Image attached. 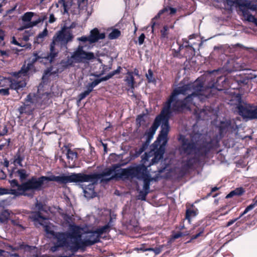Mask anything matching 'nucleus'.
Here are the masks:
<instances>
[{
	"instance_id": "6ab92c4d",
	"label": "nucleus",
	"mask_w": 257,
	"mask_h": 257,
	"mask_svg": "<svg viewBox=\"0 0 257 257\" xmlns=\"http://www.w3.org/2000/svg\"><path fill=\"white\" fill-rule=\"evenodd\" d=\"M35 209L37 210V211L32 212L30 216L31 218L33 221L38 222L40 225H44L43 222L47 219L42 214V212L46 211L44 205L42 202L37 201L35 204Z\"/></svg>"
},
{
	"instance_id": "4d7b16f0",
	"label": "nucleus",
	"mask_w": 257,
	"mask_h": 257,
	"mask_svg": "<svg viewBox=\"0 0 257 257\" xmlns=\"http://www.w3.org/2000/svg\"><path fill=\"white\" fill-rule=\"evenodd\" d=\"M163 245H160L159 247H155V248H151L150 247V251H154L156 254H158L161 253V252L162 251Z\"/></svg>"
},
{
	"instance_id": "69168bd1",
	"label": "nucleus",
	"mask_w": 257,
	"mask_h": 257,
	"mask_svg": "<svg viewBox=\"0 0 257 257\" xmlns=\"http://www.w3.org/2000/svg\"><path fill=\"white\" fill-rule=\"evenodd\" d=\"M186 234H184V233L182 232H178L174 234V238L177 239L182 236H186Z\"/></svg>"
},
{
	"instance_id": "39448f33",
	"label": "nucleus",
	"mask_w": 257,
	"mask_h": 257,
	"mask_svg": "<svg viewBox=\"0 0 257 257\" xmlns=\"http://www.w3.org/2000/svg\"><path fill=\"white\" fill-rule=\"evenodd\" d=\"M120 167L119 164H114L111 168H106L101 173H91L86 174L84 173H72L70 175L71 183L77 182H92L97 183L98 180L101 179V182H108V181H102L105 176H110L116 169Z\"/></svg>"
},
{
	"instance_id": "4c0bfd02",
	"label": "nucleus",
	"mask_w": 257,
	"mask_h": 257,
	"mask_svg": "<svg viewBox=\"0 0 257 257\" xmlns=\"http://www.w3.org/2000/svg\"><path fill=\"white\" fill-rule=\"evenodd\" d=\"M10 213L8 210L3 211L0 214V222L4 223L8 220Z\"/></svg>"
},
{
	"instance_id": "1a4fd4ad",
	"label": "nucleus",
	"mask_w": 257,
	"mask_h": 257,
	"mask_svg": "<svg viewBox=\"0 0 257 257\" xmlns=\"http://www.w3.org/2000/svg\"><path fill=\"white\" fill-rule=\"evenodd\" d=\"M237 98L239 102L237 106L239 114L243 118L248 119L257 118V106L247 103L242 104L241 97L239 94Z\"/></svg>"
},
{
	"instance_id": "8fccbe9b",
	"label": "nucleus",
	"mask_w": 257,
	"mask_h": 257,
	"mask_svg": "<svg viewBox=\"0 0 257 257\" xmlns=\"http://www.w3.org/2000/svg\"><path fill=\"white\" fill-rule=\"evenodd\" d=\"M35 247L30 246L27 244H25L24 243H22L20 245V248L24 249L25 251H30L31 250L34 249Z\"/></svg>"
},
{
	"instance_id": "b1692460",
	"label": "nucleus",
	"mask_w": 257,
	"mask_h": 257,
	"mask_svg": "<svg viewBox=\"0 0 257 257\" xmlns=\"http://www.w3.org/2000/svg\"><path fill=\"white\" fill-rule=\"evenodd\" d=\"M159 126V117H156L151 127L145 133L148 141H150L153 139L156 130Z\"/></svg>"
},
{
	"instance_id": "3c124183",
	"label": "nucleus",
	"mask_w": 257,
	"mask_h": 257,
	"mask_svg": "<svg viewBox=\"0 0 257 257\" xmlns=\"http://www.w3.org/2000/svg\"><path fill=\"white\" fill-rule=\"evenodd\" d=\"M9 51H4L0 50V59L3 60L4 59L9 57Z\"/></svg>"
},
{
	"instance_id": "58836bf2",
	"label": "nucleus",
	"mask_w": 257,
	"mask_h": 257,
	"mask_svg": "<svg viewBox=\"0 0 257 257\" xmlns=\"http://www.w3.org/2000/svg\"><path fill=\"white\" fill-rule=\"evenodd\" d=\"M255 206H257V200H254L253 199V203H252L251 204H250L249 205L247 206L245 208L244 211L240 214L239 217H241L242 216H243L244 214L247 213L248 211L253 209Z\"/></svg>"
},
{
	"instance_id": "0eeeda50",
	"label": "nucleus",
	"mask_w": 257,
	"mask_h": 257,
	"mask_svg": "<svg viewBox=\"0 0 257 257\" xmlns=\"http://www.w3.org/2000/svg\"><path fill=\"white\" fill-rule=\"evenodd\" d=\"M171 115V110L166 107H163L160 114L156 116L159 117L160 125L161 123V130L156 142H162L163 145H165L168 141V134L170 130L169 120Z\"/></svg>"
},
{
	"instance_id": "bb28decb",
	"label": "nucleus",
	"mask_w": 257,
	"mask_h": 257,
	"mask_svg": "<svg viewBox=\"0 0 257 257\" xmlns=\"http://www.w3.org/2000/svg\"><path fill=\"white\" fill-rule=\"evenodd\" d=\"M91 183V184H89L84 189V196L87 198H92L96 196L94 186L95 183Z\"/></svg>"
},
{
	"instance_id": "dca6fc26",
	"label": "nucleus",
	"mask_w": 257,
	"mask_h": 257,
	"mask_svg": "<svg viewBox=\"0 0 257 257\" xmlns=\"http://www.w3.org/2000/svg\"><path fill=\"white\" fill-rule=\"evenodd\" d=\"M192 95H187L183 99H177L176 98L171 104V113L172 112H181L185 109L190 108L192 103Z\"/></svg>"
},
{
	"instance_id": "79ce46f5",
	"label": "nucleus",
	"mask_w": 257,
	"mask_h": 257,
	"mask_svg": "<svg viewBox=\"0 0 257 257\" xmlns=\"http://www.w3.org/2000/svg\"><path fill=\"white\" fill-rule=\"evenodd\" d=\"M146 77L149 83H156V80L154 76L153 72L152 69L148 70V73L146 74Z\"/></svg>"
},
{
	"instance_id": "6e6d98bb",
	"label": "nucleus",
	"mask_w": 257,
	"mask_h": 257,
	"mask_svg": "<svg viewBox=\"0 0 257 257\" xmlns=\"http://www.w3.org/2000/svg\"><path fill=\"white\" fill-rule=\"evenodd\" d=\"M171 51L172 52V55L174 57H181L180 51L178 49L177 50L175 49H171Z\"/></svg>"
},
{
	"instance_id": "5fc2aeb1",
	"label": "nucleus",
	"mask_w": 257,
	"mask_h": 257,
	"mask_svg": "<svg viewBox=\"0 0 257 257\" xmlns=\"http://www.w3.org/2000/svg\"><path fill=\"white\" fill-rule=\"evenodd\" d=\"M150 247H146V244H142L140 245V247H136V250L138 251H150Z\"/></svg>"
},
{
	"instance_id": "f257e3e1",
	"label": "nucleus",
	"mask_w": 257,
	"mask_h": 257,
	"mask_svg": "<svg viewBox=\"0 0 257 257\" xmlns=\"http://www.w3.org/2000/svg\"><path fill=\"white\" fill-rule=\"evenodd\" d=\"M73 36L69 29L66 27H63L60 31H58L53 37L52 41L50 45V52L47 55L43 57L39 55V52L35 51L33 53L32 57L30 58V62L27 65H24L21 72L28 73L29 71L35 68L34 64L40 59H45L50 63H52L58 56L59 50L57 48H67L68 42L72 41Z\"/></svg>"
},
{
	"instance_id": "c756f323",
	"label": "nucleus",
	"mask_w": 257,
	"mask_h": 257,
	"mask_svg": "<svg viewBox=\"0 0 257 257\" xmlns=\"http://www.w3.org/2000/svg\"><path fill=\"white\" fill-rule=\"evenodd\" d=\"M110 225L107 224L103 226H101L95 230L93 231L92 233L93 234H96V236L98 237V238L100 239L101 235L104 233H106L109 231Z\"/></svg>"
},
{
	"instance_id": "cd10ccee",
	"label": "nucleus",
	"mask_w": 257,
	"mask_h": 257,
	"mask_svg": "<svg viewBox=\"0 0 257 257\" xmlns=\"http://www.w3.org/2000/svg\"><path fill=\"white\" fill-rule=\"evenodd\" d=\"M12 252L17 250L18 247H14L12 246H10ZM0 257H21L18 253L10 252L5 251V250L0 249Z\"/></svg>"
},
{
	"instance_id": "e2e57ef3",
	"label": "nucleus",
	"mask_w": 257,
	"mask_h": 257,
	"mask_svg": "<svg viewBox=\"0 0 257 257\" xmlns=\"http://www.w3.org/2000/svg\"><path fill=\"white\" fill-rule=\"evenodd\" d=\"M11 194L9 189L0 187V196Z\"/></svg>"
},
{
	"instance_id": "4468645a",
	"label": "nucleus",
	"mask_w": 257,
	"mask_h": 257,
	"mask_svg": "<svg viewBox=\"0 0 257 257\" xmlns=\"http://www.w3.org/2000/svg\"><path fill=\"white\" fill-rule=\"evenodd\" d=\"M69 234H70V231L56 233L55 238L57 239V243L56 245L51 248V250L52 252H55L58 250L59 247H69L70 250L71 239Z\"/></svg>"
},
{
	"instance_id": "423d86ee",
	"label": "nucleus",
	"mask_w": 257,
	"mask_h": 257,
	"mask_svg": "<svg viewBox=\"0 0 257 257\" xmlns=\"http://www.w3.org/2000/svg\"><path fill=\"white\" fill-rule=\"evenodd\" d=\"M148 170L147 167L144 164L137 165L135 167H130L126 169H122L120 173H115L109 179H103L102 181H110L114 178H125L130 177H136L141 180L148 176Z\"/></svg>"
},
{
	"instance_id": "473e14b6",
	"label": "nucleus",
	"mask_w": 257,
	"mask_h": 257,
	"mask_svg": "<svg viewBox=\"0 0 257 257\" xmlns=\"http://www.w3.org/2000/svg\"><path fill=\"white\" fill-rule=\"evenodd\" d=\"M205 227L204 225H202L198 227L196 229V233L192 235L190 239L187 241V242H191L194 239H197L199 237L202 236L204 232Z\"/></svg>"
},
{
	"instance_id": "2eb2a0df",
	"label": "nucleus",
	"mask_w": 257,
	"mask_h": 257,
	"mask_svg": "<svg viewBox=\"0 0 257 257\" xmlns=\"http://www.w3.org/2000/svg\"><path fill=\"white\" fill-rule=\"evenodd\" d=\"M220 138H222L227 132L233 133L238 130V126L233 119H228L221 121L217 126Z\"/></svg>"
},
{
	"instance_id": "393cba45",
	"label": "nucleus",
	"mask_w": 257,
	"mask_h": 257,
	"mask_svg": "<svg viewBox=\"0 0 257 257\" xmlns=\"http://www.w3.org/2000/svg\"><path fill=\"white\" fill-rule=\"evenodd\" d=\"M165 153V149L162 146L156 150L154 153V157L152 159L150 165H153L157 163L161 159L163 158V155Z\"/></svg>"
},
{
	"instance_id": "052dcab7",
	"label": "nucleus",
	"mask_w": 257,
	"mask_h": 257,
	"mask_svg": "<svg viewBox=\"0 0 257 257\" xmlns=\"http://www.w3.org/2000/svg\"><path fill=\"white\" fill-rule=\"evenodd\" d=\"M89 94V93L87 90H85L84 92L81 93L78 95L79 100L81 101V100L84 99Z\"/></svg>"
},
{
	"instance_id": "680f3d73",
	"label": "nucleus",
	"mask_w": 257,
	"mask_h": 257,
	"mask_svg": "<svg viewBox=\"0 0 257 257\" xmlns=\"http://www.w3.org/2000/svg\"><path fill=\"white\" fill-rule=\"evenodd\" d=\"M62 216L63 217L64 220L68 223L72 221L71 216L67 213H63L62 214Z\"/></svg>"
},
{
	"instance_id": "ea45409f",
	"label": "nucleus",
	"mask_w": 257,
	"mask_h": 257,
	"mask_svg": "<svg viewBox=\"0 0 257 257\" xmlns=\"http://www.w3.org/2000/svg\"><path fill=\"white\" fill-rule=\"evenodd\" d=\"M169 28L167 25H165L160 30L161 38L162 39H168L169 35Z\"/></svg>"
},
{
	"instance_id": "2f4dec72",
	"label": "nucleus",
	"mask_w": 257,
	"mask_h": 257,
	"mask_svg": "<svg viewBox=\"0 0 257 257\" xmlns=\"http://www.w3.org/2000/svg\"><path fill=\"white\" fill-rule=\"evenodd\" d=\"M24 156L20 154V150H19L15 155L12 163L15 166L19 165L22 167L23 166L22 162L24 161Z\"/></svg>"
},
{
	"instance_id": "864d4df0",
	"label": "nucleus",
	"mask_w": 257,
	"mask_h": 257,
	"mask_svg": "<svg viewBox=\"0 0 257 257\" xmlns=\"http://www.w3.org/2000/svg\"><path fill=\"white\" fill-rule=\"evenodd\" d=\"M10 89L9 87L0 89V94L2 96H9L10 94Z\"/></svg>"
},
{
	"instance_id": "774afa93",
	"label": "nucleus",
	"mask_w": 257,
	"mask_h": 257,
	"mask_svg": "<svg viewBox=\"0 0 257 257\" xmlns=\"http://www.w3.org/2000/svg\"><path fill=\"white\" fill-rule=\"evenodd\" d=\"M8 133V130L6 126H5L2 132L0 133L1 136L6 135Z\"/></svg>"
},
{
	"instance_id": "a211bd4d",
	"label": "nucleus",
	"mask_w": 257,
	"mask_h": 257,
	"mask_svg": "<svg viewBox=\"0 0 257 257\" xmlns=\"http://www.w3.org/2000/svg\"><path fill=\"white\" fill-rule=\"evenodd\" d=\"M190 90V85L189 84L179 86L173 90L170 96L168 98L167 101L164 104V107L171 109V104L175 100L176 98L179 94L186 95L187 91Z\"/></svg>"
},
{
	"instance_id": "7ed1b4c3",
	"label": "nucleus",
	"mask_w": 257,
	"mask_h": 257,
	"mask_svg": "<svg viewBox=\"0 0 257 257\" xmlns=\"http://www.w3.org/2000/svg\"><path fill=\"white\" fill-rule=\"evenodd\" d=\"M46 181H55L60 184H66L71 183L70 175L66 176L64 174H62L60 176H41L39 177L33 176L22 183L21 186L24 189V193L27 194L24 195V196L32 198L34 196L35 191H38L43 189L44 183Z\"/></svg>"
},
{
	"instance_id": "f704fd0d",
	"label": "nucleus",
	"mask_w": 257,
	"mask_h": 257,
	"mask_svg": "<svg viewBox=\"0 0 257 257\" xmlns=\"http://www.w3.org/2000/svg\"><path fill=\"white\" fill-rule=\"evenodd\" d=\"M245 192L244 189L242 187L237 188L234 190L231 191L227 195L226 198H231L234 195L241 196Z\"/></svg>"
},
{
	"instance_id": "c03bdc74",
	"label": "nucleus",
	"mask_w": 257,
	"mask_h": 257,
	"mask_svg": "<svg viewBox=\"0 0 257 257\" xmlns=\"http://www.w3.org/2000/svg\"><path fill=\"white\" fill-rule=\"evenodd\" d=\"M136 122L138 127H140L141 126L145 124L146 120L144 118V115L140 114L138 115L136 118Z\"/></svg>"
},
{
	"instance_id": "37998d69",
	"label": "nucleus",
	"mask_w": 257,
	"mask_h": 257,
	"mask_svg": "<svg viewBox=\"0 0 257 257\" xmlns=\"http://www.w3.org/2000/svg\"><path fill=\"white\" fill-rule=\"evenodd\" d=\"M226 4L227 6L231 7L233 6L234 5L238 6L239 9H240V4L241 3L242 0H225Z\"/></svg>"
},
{
	"instance_id": "f3484780",
	"label": "nucleus",
	"mask_w": 257,
	"mask_h": 257,
	"mask_svg": "<svg viewBox=\"0 0 257 257\" xmlns=\"http://www.w3.org/2000/svg\"><path fill=\"white\" fill-rule=\"evenodd\" d=\"M105 37L104 33H100L99 30L95 28L90 31L89 36H83L78 38L77 40L83 43L88 42L90 44H91L98 42L99 40L104 39Z\"/></svg>"
},
{
	"instance_id": "c9c22d12",
	"label": "nucleus",
	"mask_w": 257,
	"mask_h": 257,
	"mask_svg": "<svg viewBox=\"0 0 257 257\" xmlns=\"http://www.w3.org/2000/svg\"><path fill=\"white\" fill-rule=\"evenodd\" d=\"M169 11V14L171 15L175 14L177 12V9L174 8H171L170 7H166L160 10L159 12L158 13L157 15L156 16V18H159L161 15L164 14L165 12H167Z\"/></svg>"
},
{
	"instance_id": "72a5a7b5",
	"label": "nucleus",
	"mask_w": 257,
	"mask_h": 257,
	"mask_svg": "<svg viewBox=\"0 0 257 257\" xmlns=\"http://www.w3.org/2000/svg\"><path fill=\"white\" fill-rule=\"evenodd\" d=\"M60 63L62 66L66 69L70 67L74 66V64L76 63L73 58H72L71 55L70 57H67L66 60H62Z\"/></svg>"
},
{
	"instance_id": "e433bc0d",
	"label": "nucleus",
	"mask_w": 257,
	"mask_h": 257,
	"mask_svg": "<svg viewBox=\"0 0 257 257\" xmlns=\"http://www.w3.org/2000/svg\"><path fill=\"white\" fill-rule=\"evenodd\" d=\"M10 77H6L0 75V87L9 88L10 85Z\"/></svg>"
},
{
	"instance_id": "aec40b11",
	"label": "nucleus",
	"mask_w": 257,
	"mask_h": 257,
	"mask_svg": "<svg viewBox=\"0 0 257 257\" xmlns=\"http://www.w3.org/2000/svg\"><path fill=\"white\" fill-rule=\"evenodd\" d=\"M34 15V13L31 12H26L23 15L22 17V21L23 22H28V23L26 24L21 30L35 26L40 23L43 22L46 19V16H44L43 17L39 18L35 21H31L32 18Z\"/></svg>"
},
{
	"instance_id": "603ef678",
	"label": "nucleus",
	"mask_w": 257,
	"mask_h": 257,
	"mask_svg": "<svg viewBox=\"0 0 257 257\" xmlns=\"http://www.w3.org/2000/svg\"><path fill=\"white\" fill-rule=\"evenodd\" d=\"M44 230L47 233L52 235L55 238V234L57 232H55L53 230H52L49 225H45Z\"/></svg>"
},
{
	"instance_id": "13d9d810",
	"label": "nucleus",
	"mask_w": 257,
	"mask_h": 257,
	"mask_svg": "<svg viewBox=\"0 0 257 257\" xmlns=\"http://www.w3.org/2000/svg\"><path fill=\"white\" fill-rule=\"evenodd\" d=\"M48 30L46 28L43 32H41L38 34L37 38V39H43L45 37H46L48 35Z\"/></svg>"
},
{
	"instance_id": "bf43d9fd",
	"label": "nucleus",
	"mask_w": 257,
	"mask_h": 257,
	"mask_svg": "<svg viewBox=\"0 0 257 257\" xmlns=\"http://www.w3.org/2000/svg\"><path fill=\"white\" fill-rule=\"evenodd\" d=\"M89 94V93L87 90H85L84 92L81 93L78 95L79 100L81 101V100L84 99Z\"/></svg>"
},
{
	"instance_id": "a19ab883",
	"label": "nucleus",
	"mask_w": 257,
	"mask_h": 257,
	"mask_svg": "<svg viewBox=\"0 0 257 257\" xmlns=\"http://www.w3.org/2000/svg\"><path fill=\"white\" fill-rule=\"evenodd\" d=\"M121 35L120 31L116 29H113L108 35V38L111 39H115L118 38Z\"/></svg>"
},
{
	"instance_id": "7c9ffc66",
	"label": "nucleus",
	"mask_w": 257,
	"mask_h": 257,
	"mask_svg": "<svg viewBox=\"0 0 257 257\" xmlns=\"http://www.w3.org/2000/svg\"><path fill=\"white\" fill-rule=\"evenodd\" d=\"M198 161V159L196 156L189 158L185 161V164L182 165L189 171L192 169L195 164Z\"/></svg>"
},
{
	"instance_id": "6e6552de",
	"label": "nucleus",
	"mask_w": 257,
	"mask_h": 257,
	"mask_svg": "<svg viewBox=\"0 0 257 257\" xmlns=\"http://www.w3.org/2000/svg\"><path fill=\"white\" fill-rule=\"evenodd\" d=\"M190 90L193 92L188 95H192V99L193 97H197L201 102L205 101L206 99L213 95L212 89L215 87V84L212 87H204L203 82L197 79L194 83L189 84Z\"/></svg>"
},
{
	"instance_id": "49530a36",
	"label": "nucleus",
	"mask_w": 257,
	"mask_h": 257,
	"mask_svg": "<svg viewBox=\"0 0 257 257\" xmlns=\"http://www.w3.org/2000/svg\"><path fill=\"white\" fill-rule=\"evenodd\" d=\"M183 41L184 42L183 44L184 45L185 48L189 49L190 50H191L192 52V55H194L195 53V50L194 48L193 47V45L190 44L189 41L187 40L183 39Z\"/></svg>"
},
{
	"instance_id": "5701e85b",
	"label": "nucleus",
	"mask_w": 257,
	"mask_h": 257,
	"mask_svg": "<svg viewBox=\"0 0 257 257\" xmlns=\"http://www.w3.org/2000/svg\"><path fill=\"white\" fill-rule=\"evenodd\" d=\"M134 72L132 71H127L126 73V76L124 79V82H126V84L129 87L127 89V91H130L132 93H134V90L135 89V85L136 81L135 78L133 76Z\"/></svg>"
},
{
	"instance_id": "338daca9",
	"label": "nucleus",
	"mask_w": 257,
	"mask_h": 257,
	"mask_svg": "<svg viewBox=\"0 0 257 257\" xmlns=\"http://www.w3.org/2000/svg\"><path fill=\"white\" fill-rule=\"evenodd\" d=\"M5 37V32L0 29V44L4 40Z\"/></svg>"
},
{
	"instance_id": "ddd939ff",
	"label": "nucleus",
	"mask_w": 257,
	"mask_h": 257,
	"mask_svg": "<svg viewBox=\"0 0 257 257\" xmlns=\"http://www.w3.org/2000/svg\"><path fill=\"white\" fill-rule=\"evenodd\" d=\"M36 108V95L35 94L29 93L24 99L23 105L18 108L20 114L25 113L31 115Z\"/></svg>"
},
{
	"instance_id": "a878e982",
	"label": "nucleus",
	"mask_w": 257,
	"mask_h": 257,
	"mask_svg": "<svg viewBox=\"0 0 257 257\" xmlns=\"http://www.w3.org/2000/svg\"><path fill=\"white\" fill-rule=\"evenodd\" d=\"M78 158V153L76 151L68 149L67 151V158L69 160V168H72L75 166L74 162Z\"/></svg>"
},
{
	"instance_id": "4be33fe9",
	"label": "nucleus",
	"mask_w": 257,
	"mask_h": 257,
	"mask_svg": "<svg viewBox=\"0 0 257 257\" xmlns=\"http://www.w3.org/2000/svg\"><path fill=\"white\" fill-rule=\"evenodd\" d=\"M9 183L11 185V186L12 188L17 187V190L15 189H9L10 193L13 195H26L24 193V189L21 186L22 183L19 184L18 180L16 179H13L12 180L9 181Z\"/></svg>"
},
{
	"instance_id": "0e129e2a",
	"label": "nucleus",
	"mask_w": 257,
	"mask_h": 257,
	"mask_svg": "<svg viewBox=\"0 0 257 257\" xmlns=\"http://www.w3.org/2000/svg\"><path fill=\"white\" fill-rule=\"evenodd\" d=\"M146 37L144 33L141 34V35L139 37L138 41L139 44L140 45H142L144 43V40Z\"/></svg>"
},
{
	"instance_id": "c85d7f7f",
	"label": "nucleus",
	"mask_w": 257,
	"mask_h": 257,
	"mask_svg": "<svg viewBox=\"0 0 257 257\" xmlns=\"http://www.w3.org/2000/svg\"><path fill=\"white\" fill-rule=\"evenodd\" d=\"M16 176L19 178L20 181L23 183L25 182L29 176L26 170L24 169H20L14 172Z\"/></svg>"
},
{
	"instance_id": "f03ea898",
	"label": "nucleus",
	"mask_w": 257,
	"mask_h": 257,
	"mask_svg": "<svg viewBox=\"0 0 257 257\" xmlns=\"http://www.w3.org/2000/svg\"><path fill=\"white\" fill-rule=\"evenodd\" d=\"M178 140L181 144L179 148L180 152L187 155L194 154L197 157H205L211 150L217 149L220 146L217 137L209 142H203L199 147L197 146L196 142L189 140L184 135H180Z\"/></svg>"
},
{
	"instance_id": "9b49d317",
	"label": "nucleus",
	"mask_w": 257,
	"mask_h": 257,
	"mask_svg": "<svg viewBox=\"0 0 257 257\" xmlns=\"http://www.w3.org/2000/svg\"><path fill=\"white\" fill-rule=\"evenodd\" d=\"M84 46L79 45L73 52L72 58H73L76 63H87L95 59V55L93 52H86L84 50Z\"/></svg>"
},
{
	"instance_id": "9d476101",
	"label": "nucleus",
	"mask_w": 257,
	"mask_h": 257,
	"mask_svg": "<svg viewBox=\"0 0 257 257\" xmlns=\"http://www.w3.org/2000/svg\"><path fill=\"white\" fill-rule=\"evenodd\" d=\"M249 10L257 11V5L252 4L249 0H242L239 11L241 12L242 16L246 21L254 23L257 27V18L250 13Z\"/></svg>"
},
{
	"instance_id": "a18cd8bd",
	"label": "nucleus",
	"mask_w": 257,
	"mask_h": 257,
	"mask_svg": "<svg viewBox=\"0 0 257 257\" xmlns=\"http://www.w3.org/2000/svg\"><path fill=\"white\" fill-rule=\"evenodd\" d=\"M151 180L152 179H150L148 178V176L142 180L144 182L143 190H147L149 192L150 191V187Z\"/></svg>"
},
{
	"instance_id": "09e8293b",
	"label": "nucleus",
	"mask_w": 257,
	"mask_h": 257,
	"mask_svg": "<svg viewBox=\"0 0 257 257\" xmlns=\"http://www.w3.org/2000/svg\"><path fill=\"white\" fill-rule=\"evenodd\" d=\"M189 171L185 168L184 167L182 166L180 170L178 172V175L180 177L183 178L187 174L189 173Z\"/></svg>"
},
{
	"instance_id": "de8ad7c7",
	"label": "nucleus",
	"mask_w": 257,
	"mask_h": 257,
	"mask_svg": "<svg viewBox=\"0 0 257 257\" xmlns=\"http://www.w3.org/2000/svg\"><path fill=\"white\" fill-rule=\"evenodd\" d=\"M149 192L147 190H141L139 193L138 199L141 200H146V196Z\"/></svg>"
},
{
	"instance_id": "412c9836",
	"label": "nucleus",
	"mask_w": 257,
	"mask_h": 257,
	"mask_svg": "<svg viewBox=\"0 0 257 257\" xmlns=\"http://www.w3.org/2000/svg\"><path fill=\"white\" fill-rule=\"evenodd\" d=\"M199 213L198 209L193 204H186V210L185 212V219L190 223L192 218L196 217Z\"/></svg>"
},
{
	"instance_id": "f8f14e48",
	"label": "nucleus",
	"mask_w": 257,
	"mask_h": 257,
	"mask_svg": "<svg viewBox=\"0 0 257 257\" xmlns=\"http://www.w3.org/2000/svg\"><path fill=\"white\" fill-rule=\"evenodd\" d=\"M28 75V73H25L23 72H21V70L18 72H14L12 73V76L14 77H10V89L15 90L18 91L20 89L24 88L27 84L25 78Z\"/></svg>"
},
{
	"instance_id": "20e7f679",
	"label": "nucleus",
	"mask_w": 257,
	"mask_h": 257,
	"mask_svg": "<svg viewBox=\"0 0 257 257\" xmlns=\"http://www.w3.org/2000/svg\"><path fill=\"white\" fill-rule=\"evenodd\" d=\"M70 232V234H69V235H70L71 239L70 250L73 254L79 249L84 250L86 247L92 245L100 241L98 237H96L93 233L89 236V238L81 240L80 228L76 225L71 226Z\"/></svg>"
}]
</instances>
